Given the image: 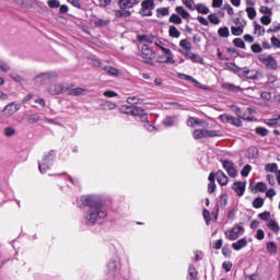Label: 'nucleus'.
Returning a JSON list of instances; mask_svg holds the SVG:
<instances>
[{
    "label": "nucleus",
    "instance_id": "f257e3e1",
    "mask_svg": "<svg viewBox=\"0 0 280 280\" xmlns=\"http://www.w3.org/2000/svg\"><path fill=\"white\" fill-rule=\"evenodd\" d=\"M77 205L80 208L88 207L83 217V222L86 226L102 224L108 218V209H106V203L102 199V195H83L77 199Z\"/></svg>",
    "mask_w": 280,
    "mask_h": 280
},
{
    "label": "nucleus",
    "instance_id": "f03ea898",
    "mask_svg": "<svg viewBox=\"0 0 280 280\" xmlns=\"http://www.w3.org/2000/svg\"><path fill=\"white\" fill-rule=\"evenodd\" d=\"M106 279H119L121 277V256H113L105 266Z\"/></svg>",
    "mask_w": 280,
    "mask_h": 280
},
{
    "label": "nucleus",
    "instance_id": "7ed1b4c3",
    "mask_svg": "<svg viewBox=\"0 0 280 280\" xmlns=\"http://www.w3.org/2000/svg\"><path fill=\"white\" fill-rule=\"evenodd\" d=\"M120 113L125 115H131L132 117H139L140 121H148V113L141 107H130L128 105H122L120 107Z\"/></svg>",
    "mask_w": 280,
    "mask_h": 280
},
{
    "label": "nucleus",
    "instance_id": "20e7f679",
    "mask_svg": "<svg viewBox=\"0 0 280 280\" xmlns=\"http://www.w3.org/2000/svg\"><path fill=\"white\" fill-rule=\"evenodd\" d=\"M54 161H56V152L49 151L47 152L42 161H39L38 168L40 174H47L48 170H51V165H54Z\"/></svg>",
    "mask_w": 280,
    "mask_h": 280
},
{
    "label": "nucleus",
    "instance_id": "39448f33",
    "mask_svg": "<svg viewBox=\"0 0 280 280\" xmlns=\"http://www.w3.org/2000/svg\"><path fill=\"white\" fill-rule=\"evenodd\" d=\"M244 233H246L244 225L236 223L232 228L228 229L224 232V235L225 240H229L230 242H235V240H240V237H242Z\"/></svg>",
    "mask_w": 280,
    "mask_h": 280
},
{
    "label": "nucleus",
    "instance_id": "423d86ee",
    "mask_svg": "<svg viewBox=\"0 0 280 280\" xmlns=\"http://www.w3.org/2000/svg\"><path fill=\"white\" fill-rule=\"evenodd\" d=\"M258 60L271 71H277V69H279V63L277 62V59L272 57V55H260Z\"/></svg>",
    "mask_w": 280,
    "mask_h": 280
},
{
    "label": "nucleus",
    "instance_id": "0eeeda50",
    "mask_svg": "<svg viewBox=\"0 0 280 280\" xmlns=\"http://www.w3.org/2000/svg\"><path fill=\"white\" fill-rule=\"evenodd\" d=\"M194 139H208L209 137H220V131L209 129H196L192 132Z\"/></svg>",
    "mask_w": 280,
    "mask_h": 280
},
{
    "label": "nucleus",
    "instance_id": "6e6552de",
    "mask_svg": "<svg viewBox=\"0 0 280 280\" xmlns=\"http://www.w3.org/2000/svg\"><path fill=\"white\" fill-rule=\"evenodd\" d=\"M152 10H154V0H143L141 2V16H152Z\"/></svg>",
    "mask_w": 280,
    "mask_h": 280
},
{
    "label": "nucleus",
    "instance_id": "1a4fd4ad",
    "mask_svg": "<svg viewBox=\"0 0 280 280\" xmlns=\"http://www.w3.org/2000/svg\"><path fill=\"white\" fill-rule=\"evenodd\" d=\"M223 170H225L226 174L230 178H237V168H235V164L229 160L221 161Z\"/></svg>",
    "mask_w": 280,
    "mask_h": 280
},
{
    "label": "nucleus",
    "instance_id": "9d476101",
    "mask_svg": "<svg viewBox=\"0 0 280 280\" xmlns=\"http://www.w3.org/2000/svg\"><path fill=\"white\" fill-rule=\"evenodd\" d=\"M235 69L238 70L240 78H247L248 80L257 79V71L255 70H248L246 68H240V67H235Z\"/></svg>",
    "mask_w": 280,
    "mask_h": 280
},
{
    "label": "nucleus",
    "instance_id": "9b49d317",
    "mask_svg": "<svg viewBox=\"0 0 280 280\" xmlns=\"http://www.w3.org/2000/svg\"><path fill=\"white\" fill-rule=\"evenodd\" d=\"M220 119L223 124H231L232 126H236L237 128H240V126H242V120H240L238 118L233 117L229 114L221 115Z\"/></svg>",
    "mask_w": 280,
    "mask_h": 280
},
{
    "label": "nucleus",
    "instance_id": "f8f14e48",
    "mask_svg": "<svg viewBox=\"0 0 280 280\" xmlns=\"http://www.w3.org/2000/svg\"><path fill=\"white\" fill-rule=\"evenodd\" d=\"M57 77H58V74H56L55 72L42 73L38 77H36V82H37V84H47V82H49V80H54Z\"/></svg>",
    "mask_w": 280,
    "mask_h": 280
},
{
    "label": "nucleus",
    "instance_id": "ddd939ff",
    "mask_svg": "<svg viewBox=\"0 0 280 280\" xmlns=\"http://www.w3.org/2000/svg\"><path fill=\"white\" fill-rule=\"evenodd\" d=\"M186 124L190 128H196V126H201L202 128H207V126H209V124H207L205 120L200 118L191 117V116L188 117Z\"/></svg>",
    "mask_w": 280,
    "mask_h": 280
},
{
    "label": "nucleus",
    "instance_id": "4468645a",
    "mask_svg": "<svg viewBox=\"0 0 280 280\" xmlns=\"http://www.w3.org/2000/svg\"><path fill=\"white\" fill-rule=\"evenodd\" d=\"M233 191H235L236 196H244L246 194V182H235L232 185Z\"/></svg>",
    "mask_w": 280,
    "mask_h": 280
},
{
    "label": "nucleus",
    "instance_id": "2eb2a0df",
    "mask_svg": "<svg viewBox=\"0 0 280 280\" xmlns=\"http://www.w3.org/2000/svg\"><path fill=\"white\" fill-rule=\"evenodd\" d=\"M18 110H21V105L16 103H10L4 107L3 113L7 117H12V115L18 113Z\"/></svg>",
    "mask_w": 280,
    "mask_h": 280
},
{
    "label": "nucleus",
    "instance_id": "dca6fc26",
    "mask_svg": "<svg viewBox=\"0 0 280 280\" xmlns=\"http://www.w3.org/2000/svg\"><path fill=\"white\" fill-rule=\"evenodd\" d=\"M156 54H154V50H152V48H150V46L148 45H143L141 48V57L144 60H153V58H155Z\"/></svg>",
    "mask_w": 280,
    "mask_h": 280
},
{
    "label": "nucleus",
    "instance_id": "f3484780",
    "mask_svg": "<svg viewBox=\"0 0 280 280\" xmlns=\"http://www.w3.org/2000/svg\"><path fill=\"white\" fill-rule=\"evenodd\" d=\"M48 93H50V95H60V93H65V84L52 83L48 89Z\"/></svg>",
    "mask_w": 280,
    "mask_h": 280
},
{
    "label": "nucleus",
    "instance_id": "a211bd4d",
    "mask_svg": "<svg viewBox=\"0 0 280 280\" xmlns=\"http://www.w3.org/2000/svg\"><path fill=\"white\" fill-rule=\"evenodd\" d=\"M139 0H119L118 5L120 10H128L135 8V5H139Z\"/></svg>",
    "mask_w": 280,
    "mask_h": 280
},
{
    "label": "nucleus",
    "instance_id": "6ab92c4d",
    "mask_svg": "<svg viewBox=\"0 0 280 280\" xmlns=\"http://www.w3.org/2000/svg\"><path fill=\"white\" fill-rule=\"evenodd\" d=\"M215 176H217V180H218L219 185H221V187H226V185H229V176H226V174H224V172L218 171L215 173Z\"/></svg>",
    "mask_w": 280,
    "mask_h": 280
},
{
    "label": "nucleus",
    "instance_id": "aec40b11",
    "mask_svg": "<svg viewBox=\"0 0 280 280\" xmlns=\"http://www.w3.org/2000/svg\"><path fill=\"white\" fill-rule=\"evenodd\" d=\"M248 246V240L246 237L240 238L238 241L232 244L233 250H242Z\"/></svg>",
    "mask_w": 280,
    "mask_h": 280
},
{
    "label": "nucleus",
    "instance_id": "412c9836",
    "mask_svg": "<svg viewBox=\"0 0 280 280\" xmlns=\"http://www.w3.org/2000/svg\"><path fill=\"white\" fill-rule=\"evenodd\" d=\"M178 124V116H166L163 120V126L172 128Z\"/></svg>",
    "mask_w": 280,
    "mask_h": 280
},
{
    "label": "nucleus",
    "instance_id": "4be33fe9",
    "mask_svg": "<svg viewBox=\"0 0 280 280\" xmlns=\"http://www.w3.org/2000/svg\"><path fill=\"white\" fill-rule=\"evenodd\" d=\"M160 62H165L166 65H174V62L176 61L174 60V54L172 52V50H167L166 52H164Z\"/></svg>",
    "mask_w": 280,
    "mask_h": 280
},
{
    "label": "nucleus",
    "instance_id": "5701e85b",
    "mask_svg": "<svg viewBox=\"0 0 280 280\" xmlns=\"http://www.w3.org/2000/svg\"><path fill=\"white\" fill-rule=\"evenodd\" d=\"M175 12L179 15V18L184 19L185 21H189V19H191V14L187 12L185 7H176Z\"/></svg>",
    "mask_w": 280,
    "mask_h": 280
},
{
    "label": "nucleus",
    "instance_id": "b1692460",
    "mask_svg": "<svg viewBox=\"0 0 280 280\" xmlns=\"http://www.w3.org/2000/svg\"><path fill=\"white\" fill-rule=\"evenodd\" d=\"M266 226L273 233H279L280 231L279 223L275 221V219H269L266 223Z\"/></svg>",
    "mask_w": 280,
    "mask_h": 280
},
{
    "label": "nucleus",
    "instance_id": "393cba45",
    "mask_svg": "<svg viewBox=\"0 0 280 280\" xmlns=\"http://www.w3.org/2000/svg\"><path fill=\"white\" fill-rule=\"evenodd\" d=\"M180 80H186L187 82H192L197 89H202V84L198 82V80L194 79V77L187 74H179Z\"/></svg>",
    "mask_w": 280,
    "mask_h": 280
},
{
    "label": "nucleus",
    "instance_id": "a878e982",
    "mask_svg": "<svg viewBox=\"0 0 280 280\" xmlns=\"http://www.w3.org/2000/svg\"><path fill=\"white\" fill-rule=\"evenodd\" d=\"M168 36H171V38H180V31H178L176 26L170 25Z\"/></svg>",
    "mask_w": 280,
    "mask_h": 280
},
{
    "label": "nucleus",
    "instance_id": "bb28decb",
    "mask_svg": "<svg viewBox=\"0 0 280 280\" xmlns=\"http://www.w3.org/2000/svg\"><path fill=\"white\" fill-rule=\"evenodd\" d=\"M245 12L249 21H254V19L257 16V10L255 9V7H246Z\"/></svg>",
    "mask_w": 280,
    "mask_h": 280
},
{
    "label": "nucleus",
    "instance_id": "cd10ccee",
    "mask_svg": "<svg viewBox=\"0 0 280 280\" xmlns=\"http://www.w3.org/2000/svg\"><path fill=\"white\" fill-rule=\"evenodd\" d=\"M184 56H186V58H188L189 60H191V62H199V63H202L201 57L198 56L197 54H194V52H184Z\"/></svg>",
    "mask_w": 280,
    "mask_h": 280
},
{
    "label": "nucleus",
    "instance_id": "c85d7f7f",
    "mask_svg": "<svg viewBox=\"0 0 280 280\" xmlns=\"http://www.w3.org/2000/svg\"><path fill=\"white\" fill-rule=\"evenodd\" d=\"M170 23H173L174 25H182L183 24V18L179 14L173 13L170 19Z\"/></svg>",
    "mask_w": 280,
    "mask_h": 280
},
{
    "label": "nucleus",
    "instance_id": "c756f323",
    "mask_svg": "<svg viewBox=\"0 0 280 280\" xmlns=\"http://www.w3.org/2000/svg\"><path fill=\"white\" fill-rule=\"evenodd\" d=\"M198 277V271L196 270V267L194 265H189L188 267V280H196Z\"/></svg>",
    "mask_w": 280,
    "mask_h": 280
},
{
    "label": "nucleus",
    "instance_id": "7c9ffc66",
    "mask_svg": "<svg viewBox=\"0 0 280 280\" xmlns=\"http://www.w3.org/2000/svg\"><path fill=\"white\" fill-rule=\"evenodd\" d=\"M254 34H257V36H264V34H266V28L257 22H254Z\"/></svg>",
    "mask_w": 280,
    "mask_h": 280
},
{
    "label": "nucleus",
    "instance_id": "2f4dec72",
    "mask_svg": "<svg viewBox=\"0 0 280 280\" xmlns=\"http://www.w3.org/2000/svg\"><path fill=\"white\" fill-rule=\"evenodd\" d=\"M195 10H197L199 14H209V7L202 3L196 4Z\"/></svg>",
    "mask_w": 280,
    "mask_h": 280
},
{
    "label": "nucleus",
    "instance_id": "473e14b6",
    "mask_svg": "<svg viewBox=\"0 0 280 280\" xmlns=\"http://www.w3.org/2000/svg\"><path fill=\"white\" fill-rule=\"evenodd\" d=\"M218 35L221 38H229V36H231V32L229 31V27L223 26L218 30Z\"/></svg>",
    "mask_w": 280,
    "mask_h": 280
},
{
    "label": "nucleus",
    "instance_id": "72a5a7b5",
    "mask_svg": "<svg viewBox=\"0 0 280 280\" xmlns=\"http://www.w3.org/2000/svg\"><path fill=\"white\" fill-rule=\"evenodd\" d=\"M278 168H279V166L277 165V163H268L265 165V171L275 173L276 175H277V172L280 171Z\"/></svg>",
    "mask_w": 280,
    "mask_h": 280
},
{
    "label": "nucleus",
    "instance_id": "f704fd0d",
    "mask_svg": "<svg viewBox=\"0 0 280 280\" xmlns=\"http://www.w3.org/2000/svg\"><path fill=\"white\" fill-rule=\"evenodd\" d=\"M223 89H226L228 91H233L234 93H240V91H242V88L233 83H224Z\"/></svg>",
    "mask_w": 280,
    "mask_h": 280
},
{
    "label": "nucleus",
    "instance_id": "c9c22d12",
    "mask_svg": "<svg viewBox=\"0 0 280 280\" xmlns=\"http://www.w3.org/2000/svg\"><path fill=\"white\" fill-rule=\"evenodd\" d=\"M179 47H183L185 49V51H187V54H189V51H191V42H189L188 39H182L179 42Z\"/></svg>",
    "mask_w": 280,
    "mask_h": 280
},
{
    "label": "nucleus",
    "instance_id": "e433bc0d",
    "mask_svg": "<svg viewBox=\"0 0 280 280\" xmlns=\"http://www.w3.org/2000/svg\"><path fill=\"white\" fill-rule=\"evenodd\" d=\"M266 189H268V185H266V183L264 182L257 183L256 186L254 187L255 194H257V191H260L261 194H264Z\"/></svg>",
    "mask_w": 280,
    "mask_h": 280
},
{
    "label": "nucleus",
    "instance_id": "4c0bfd02",
    "mask_svg": "<svg viewBox=\"0 0 280 280\" xmlns=\"http://www.w3.org/2000/svg\"><path fill=\"white\" fill-rule=\"evenodd\" d=\"M267 253L269 255H277V244L275 242L267 243Z\"/></svg>",
    "mask_w": 280,
    "mask_h": 280
},
{
    "label": "nucleus",
    "instance_id": "58836bf2",
    "mask_svg": "<svg viewBox=\"0 0 280 280\" xmlns=\"http://www.w3.org/2000/svg\"><path fill=\"white\" fill-rule=\"evenodd\" d=\"M245 26H231V32L233 36H242L244 34Z\"/></svg>",
    "mask_w": 280,
    "mask_h": 280
},
{
    "label": "nucleus",
    "instance_id": "ea45409f",
    "mask_svg": "<svg viewBox=\"0 0 280 280\" xmlns=\"http://www.w3.org/2000/svg\"><path fill=\"white\" fill-rule=\"evenodd\" d=\"M208 22L212 25H220V18L215 13H211L208 15Z\"/></svg>",
    "mask_w": 280,
    "mask_h": 280
},
{
    "label": "nucleus",
    "instance_id": "a19ab883",
    "mask_svg": "<svg viewBox=\"0 0 280 280\" xmlns=\"http://www.w3.org/2000/svg\"><path fill=\"white\" fill-rule=\"evenodd\" d=\"M232 23H234V27H246V20L242 18L233 19Z\"/></svg>",
    "mask_w": 280,
    "mask_h": 280
},
{
    "label": "nucleus",
    "instance_id": "79ce46f5",
    "mask_svg": "<svg viewBox=\"0 0 280 280\" xmlns=\"http://www.w3.org/2000/svg\"><path fill=\"white\" fill-rule=\"evenodd\" d=\"M104 71H106L108 73V75H114V77L119 75V70H117L116 68L110 67V66L105 67Z\"/></svg>",
    "mask_w": 280,
    "mask_h": 280
},
{
    "label": "nucleus",
    "instance_id": "37998d69",
    "mask_svg": "<svg viewBox=\"0 0 280 280\" xmlns=\"http://www.w3.org/2000/svg\"><path fill=\"white\" fill-rule=\"evenodd\" d=\"M182 3H184L188 10H196V2L194 0H182Z\"/></svg>",
    "mask_w": 280,
    "mask_h": 280
},
{
    "label": "nucleus",
    "instance_id": "c03bdc74",
    "mask_svg": "<svg viewBox=\"0 0 280 280\" xmlns=\"http://www.w3.org/2000/svg\"><path fill=\"white\" fill-rule=\"evenodd\" d=\"M250 170H253L250 164H246L241 171V176H243V178H246L250 174Z\"/></svg>",
    "mask_w": 280,
    "mask_h": 280
},
{
    "label": "nucleus",
    "instance_id": "a18cd8bd",
    "mask_svg": "<svg viewBox=\"0 0 280 280\" xmlns=\"http://www.w3.org/2000/svg\"><path fill=\"white\" fill-rule=\"evenodd\" d=\"M260 23L262 25H270L272 23V15H262L260 18Z\"/></svg>",
    "mask_w": 280,
    "mask_h": 280
},
{
    "label": "nucleus",
    "instance_id": "49530a36",
    "mask_svg": "<svg viewBox=\"0 0 280 280\" xmlns=\"http://www.w3.org/2000/svg\"><path fill=\"white\" fill-rule=\"evenodd\" d=\"M142 124H144V128L149 132H154V130H156V127L150 124V120L148 119V114H147V121H142Z\"/></svg>",
    "mask_w": 280,
    "mask_h": 280
},
{
    "label": "nucleus",
    "instance_id": "de8ad7c7",
    "mask_svg": "<svg viewBox=\"0 0 280 280\" xmlns=\"http://www.w3.org/2000/svg\"><path fill=\"white\" fill-rule=\"evenodd\" d=\"M14 135H16V129L14 127L4 128V136L14 137Z\"/></svg>",
    "mask_w": 280,
    "mask_h": 280
},
{
    "label": "nucleus",
    "instance_id": "09e8293b",
    "mask_svg": "<svg viewBox=\"0 0 280 280\" xmlns=\"http://www.w3.org/2000/svg\"><path fill=\"white\" fill-rule=\"evenodd\" d=\"M259 12H260V14H264L265 16L266 15H272V9H270V8L266 7V5H261L259 8Z\"/></svg>",
    "mask_w": 280,
    "mask_h": 280
},
{
    "label": "nucleus",
    "instance_id": "8fccbe9b",
    "mask_svg": "<svg viewBox=\"0 0 280 280\" xmlns=\"http://www.w3.org/2000/svg\"><path fill=\"white\" fill-rule=\"evenodd\" d=\"M254 209H261L264 207V199L262 198H256L253 201Z\"/></svg>",
    "mask_w": 280,
    "mask_h": 280
},
{
    "label": "nucleus",
    "instance_id": "3c124183",
    "mask_svg": "<svg viewBox=\"0 0 280 280\" xmlns=\"http://www.w3.org/2000/svg\"><path fill=\"white\" fill-rule=\"evenodd\" d=\"M202 215H203L206 224L207 225L211 224V212H209V210H207V209H203Z\"/></svg>",
    "mask_w": 280,
    "mask_h": 280
},
{
    "label": "nucleus",
    "instance_id": "603ef678",
    "mask_svg": "<svg viewBox=\"0 0 280 280\" xmlns=\"http://www.w3.org/2000/svg\"><path fill=\"white\" fill-rule=\"evenodd\" d=\"M86 93V90L82 88H75L70 91V95H84Z\"/></svg>",
    "mask_w": 280,
    "mask_h": 280
},
{
    "label": "nucleus",
    "instance_id": "864d4df0",
    "mask_svg": "<svg viewBox=\"0 0 280 280\" xmlns=\"http://www.w3.org/2000/svg\"><path fill=\"white\" fill-rule=\"evenodd\" d=\"M233 43L235 47H238L240 49H244L246 47V44L242 38H234Z\"/></svg>",
    "mask_w": 280,
    "mask_h": 280
},
{
    "label": "nucleus",
    "instance_id": "5fc2aeb1",
    "mask_svg": "<svg viewBox=\"0 0 280 280\" xmlns=\"http://www.w3.org/2000/svg\"><path fill=\"white\" fill-rule=\"evenodd\" d=\"M256 135H259L260 137H268V129L264 127H257Z\"/></svg>",
    "mask_w": 280,
    "mask_h": 280
},
{
    "label": "nucleus",
    "instance_id": "6e6d98bb",
    "mask_svg": "<svg viewBox=\"0 0 280 280\" xmlns=\"http://www.w3.org/2000/svg\"><path fill=\"white\" fill-rule=\"evenodd\" d=\"M279 119H280V116L278 118L266 119L265 124L267 126H277L279 124Z\"/></svg>",
    "mask_w": 280,
    "mask_h": 280
},
{
    "label": "nucleus",
    "instance_id": "4d7b16f0",
    "mask_svg": "<svg viewBox=\"0 0 280 280\" xmlns=\"http://www.w3.org/2000/svg\"><path fill=\"white\" fill-rule=\"evenodd\" d=\"M68 3L73 5V8H78V10H82V3H80V0H67Z\"/></svg>",
    "mask_w": 280,
    "mask_h": 280
},
{
    "label": "nucleus",
    "instance_id": "13d9d810",
    "mask_svg": "<svg viewBox=\"0 0 280 280\" xmlns=\"http://www.w3.org/2000/svg\"><path fill=\"white\" fill-rule=\"evenodd\" d=\"M267 32L270 34V33H275V32H280V24L279 23H276V24H272L268 30Z\"/></svg>",
    "mask_w": 280,
    "mask_h": 280
},
{
    "label": "nucleus",
    "instance_id": "bf43d9fd",
    "mask_svg": "<svg viewBox=\"0 0 280 280\" xmlns=\"http://www.w3.org/2000/svg\"><path fill=\"white\" fill-rule=\"evenodd\" d=\"M258 218L264 221L267 220V222H268V220L270 219V212L269 211L261 212L258 214Z\"/></svg>",
    "mask_w": 280,
    "mask_h": 280
},
{
    "label": "nucleus",
    "instance_id": "052dcab7",
    "mask_svg": "<svg viewBox=\"0 0 280 280\" xmlns=\"http://www.w3.org/2000/svg\"><path fill=\"white\" fill-rule=\"evenodd\" d=\"M158 14H161V16H167L170 14V9L168 8H160L156 10Z\"/></svg>",
    "mask_w": 280,
    "mask_h": 280
},
{
    "label": "nucleus",
    "instance_id": "680f3d73",
    "mask_svg": "<svg viewBox=\"0 0 280 280\" xmlns=\"http://www.w3.org/2000/svg\"><path fill=\"white\" fill-rule=\"evenodd\" d=\"M242 280H259V276H257V273H253V275H245Z\"/></svg>",
    "mask_w": 280,
    "mask_h": 280
},
{
    "label": "nucleus",
    "instance_id": "e2e57ef3",
    "mask_svg": "<svg viewBox=\"0 0 280 280\" xmlns=\"http://www.w3.org/2000/svg\"><path fill=\"white\" fill-rule=\"evenodd\" d=\"M48 7L50 8H60V1L59 0H48Z\"/></svg>",
    "mask_w": 280,
    "mask_h": 280
},
{
    "label": "nucleus",
    "instance_id": "0e129e2a",
    "mask_svg": "<svg viewBox=\"0 0 280 280\" xmlns=\"http://www.w3.org/2000/svg\"><path fill=\"white\" fill-rule=\"evenodd\" d=\"M271 45L277 49H280V39L277 38L276 36L271 37Z\"/></svg>",
    "mask_w": 280,
    "mask_h": 280
},
{
    "label": "nucleus",
    "instance_id": "69168bd1",
    "mask_svg": "<svg viewBox=\"0 0 280 280\" xmlns=\"http://www.w3.org/2000/svg\"><path fill=\"white\" fill-rule=\"evenodd\" d=\"M264 237H266V233L264 232V230H261V229L257 230L256 240L261 241V240H264Z\"/></svg>",
    "mask_w": 280,
    "mask_h": 280
},
{
    "label": "nucleus",
    "instance_id": "338daca9",
    "mask_svg": "<svg viewBox=\"0 0 280 280\" xmlns=\"http://www.w3.org/2000/svg\"><path fill=\"white\" fill-rule=\"evenodd\" d=\"M197 21L198 23H200L201 25H205L206 27L209 25V20H207L206 18L198 16Z\"/></svg>",
    "mask_w": 280,
    "mask_h": 280
},
{
    "label": "nucleus",
    "instance_id": "774afa93",
    "mask_svg": "<svg viewBox=\"0 0 280 280\" xmlns=\"http://www.w3.org/2000/svg\"><path fill=\"white\" fill-rule=\"evenodd\" d=\"M231 248L229 246H224L222 248V254L224 255V257H231Z\"/></svg>",
    "mask_w": 280,
    "mask_h": 280
}]
</instances>
